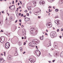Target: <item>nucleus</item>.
Here are the masks:
<instances>
[{
  "label": "nucleus",
  "mask_w": 63,
  "mask_h": 63,
  "mask_svg": "<svg viewBox=\"0 0 63 63\" xmlns=\"http://www.w3.org/2000/svg\"><path fill=\"white\" fill-rule=\"evenodd\" d=\"M50 35L51 38H54V37L56 36V34L55 32H53L51 33Z\"/></svg>",
  "instance_id": "nucleus-1"
},
{
  "label": "nucleus",
  "mask_w": 63,
  "mask_h": 63,
  "mask_svg": "<svg viewBox=\"0 0 63 63\" xmlns=\"http://www.w3.org/2000/svg\"><path fill=\"white\" fill-rule=\"evenodd\" d=\"M10 46V44L9 42H7L6 43L5 45V47L6 48H8Z\"/></svg>",
  "instance_id": "nucleus-2"
},
{
  "label": "nucleus",
  "mask_w": 63,
  "mask_h": 63,
  "mask_svg": "<svg viewBox=\"0 0 63 63\" xmlns=\"http://www.w3.org/2000/svg\"><path fill=\"white\" fill-rule=\"evenodd\" d=\"M5 40V38L4 37H1L0 38V41L1 43H3Z\"/></svg>",
  "instance_id": "nucleus-3"
},
{
  "label": "nucleus",
  "mask_w": 63,
  "mask_h": 63,
  "mask_svg": "<svg viewBox=\"0 0 63 63\" xmlns=\"http://www.w3.org/2000/svg\"><path fill=\"white\" fill-rule=\"evenodd\" d=\"M51 22H48L47 23V24H46L47 28H50V27H52V26L51 25Z\"/></svg>",
  "instance_id": "nucleus-4"
},
{
  "label": "nucleus",
  "mask_w": 63,
  "mask_h": 63,
  "mask_svg": "<svg viewBox=\"0 0 63 63\" xmlns=\"http://www.w3.org/2000/svg\"><path fill=\"white\" fill-rule=\"evenodd\" d=\"M11 10H14L15 9V6L14 5H12V6L11 5Z\"/></svg>",
  "instance_id": "nucleus-5"
},
{
  "label": "nucleus",
  "mask_w": 63,
  "mask_h": 63,
  "mask_svg": "<svg viewBox=\"0 0 63 63\" xmlns=\"http://www.w3.org/2000/svg\"><path fill=\"white\" fill-rule=\"evenodd\" d=\"M24 20L25 21H30V19L27 17H25V18H24Z\"/></svg>",
  "instance_id": "nucleus-6"
},
{
  "label": "nucleus",
  "mask_w": 63,
  "mask_h": 63,
  "mask_svg": "<svg viewBox=\"0 0 63 63\" xmlns=\"http://www.w3.org/2000/svg\"><path fill=\"white\" fill-rule=\"evenodd\" d=\"M34 28H31L30 30V32L32 34H33L32 33H33V31H34Z\"/></svg>",
  "instance_id": "nucleus-7"
},
{
  "label": "nucleus",
  "mask_w": 63,
  "mask_h": 63,
  "mask_svg": "<svg viewBox=\"0 0 63 63\" xmlns=\"http://www.w3.org/2000/svg\"><path fill=\"white\" fill-rule=\"evenodd\" d=\"M39 3L40 4H42V5H43V4H45V1H44L41 0L40 1Z\"/></svg>",
  "instance_id": "nucleus-8"
},
{
  "label": "nucleus",
  "mask_w": 63,
  "mask_h": 63,
  "mask_svg": "<svg viewBox=\"0 0 63 63\" xmlns=\"http://www.w3.org/2000/svg\"><path fill=\"white\" fill-rule=\"evenodd\" d=\"M25 31L24 32H23L22 31V33L23 36H25L26 35V31L24 30Z\"/></svg>",
  "instance_id": "nucleus-9"
},
{
  "label": "nucleus",
  "mask_w": 63,
  "mask_h": 63,
  "mask_svg": "<svg viewBox=\"0 0 63 63\" xmlns=\"http://www.w3.org/2000/svg\"><path fill=\"white\" fill-rule=\"evenodd\" d=\"M12 56H10V55H9L8 56V59H10V60H11V59H12Z\"/></svg>",
  "instance_id": "nucleus-10"
},
{
  "label": "nucleus",
  "mask_w": 63,
  "mask_h": 63,
  "mask_svg": "<svg viewBox=\"0 0 63 63\" xmlns=\"http://www.w3.org/2000/svg\"><path fill=\"white\" fill-rule=\"evenodd\" d=\"M39 53H36V54L38 56H40V55L41 54V52L40 51H39Z\"/></svg>",
  "instance_id": "nucleus-11"
},
{
  "label": "nucleus",
  "mask_w": 63,
  "mask_h": 63,
  "mask_svg": "<svg viewBox=\"0 0 63 63\" xmlns=\"http://www.w3.org/2000/svg\"><path fill=\"white\" fill-rule=\"evenodd\" d=\"M60 57H63V52H62L60 54Z\"/></svg>",
  "instance_id": "nucleus-12"
},
{
  "label": "nucleus",
  "mask_w": 63,
  "mask_h": 63,
  "mask_svg": "<svg viewBox=\"0 0 63 63\" xmlns=\"http://www.w3.org/2000/svg\"><path fill=\"white\" fill-rule=\"evenodd\" d=\"M54 47L55 48H57V47L56 46V45H55V44H54Z\"/></svg>",
  "instance_id": "nucleus-13"
},
{
  "label": "nucleus",
  "mask_w": 63,
  "mask_h": 63,
  "mask_svg": "<svg viewBox=\"0 0 63 63\" xmlns=\"http://www.w3.org/2000/svg\"><path fill=\"white\" fill-rule=\"evenodd\" d=\"M33 3L35 6L36 5V1H33Z\"/></svg>",
  "instance_id": "nucleus-14"
},
{
  "label": "nucleus",
  "mask_w": 63,
  "mask_h": 63,
  "mask_svg": "<svg viewBox=\"0 0 63 63\" xmlns=\"http://www.w3.org/2000/svg\"><path fill=\"white\" fill-rule=\"evenodd\" d=\"M29 45L30 46H31V47H34V46L32 45V44H31V42H30L29 43Z\"/></svg>",
  "instance_id": "nucleus-15"
},
{
  "label": "nucleus",
  "mask_w": 63,
  "mask_h": 63,
  "mask_svg": "<svg viewBox=\"0 0 63 63\" xmlns=\"http://www.w3.org/2000/svg\"><path fill=\"white\" fill-rule=\"evenodd\" d=\"M56 22H57V25H58V24H59V20H57V21H56Z\"/></svg>",
  "instance_id": "nucleus-16"
},
{
  "label": "nucleus",
  "mask_w": 63,
  "mask_h": 63,
  "mask_svg": "<svg viewBox=\"0 0 63 63\" xmlns=\"http://www.w3.org/2000/svg\"><path fill=\"white\" fill-rule=\"evenodd\" d=\"M29 60L30 61L31 63H32V60H33V59H31V58H30L29 59Z\"/></svg>",
  "instance_id": "nucleus-17"
},
{
  "label": "nucleus",
  "mask_w": 63,
  "mask_h": 63,
  "mask_svg": "<svg viewBox=\"0 0 63 63\" xmlns=\"http://www.w3.org/2000/svg\"><path fill=\"white\" fill-rule=\"evenodd\" d=\"M40 39L41 40H43V37L42 36H40Z\"/></svg>",
  "instance_id": "nucleus-18"
},
{
  "label": "nucleus",
  "mask_w": 63,
  "mask_h": 63,
  "mask_svg": "<svg viewBox=\"0 0 63 63\" xmlns=\"http://www.w3.org/2000/svg\"><path fill=\"white\" fill-rule=\"evenodd\" d=\"M20 51H22V47H20Z\"/></svg>",
  "instance_id": "nucleus-19"
},
{
  "label": "nucleus",
  "mask_w": 63,
  "mask_h": 63,
  "mask_svg": "<svg viewBox=\"0 0 63 63\" xmlns=\"http://www.w3.org/2000/svg\"><path fill=\"white\" fill-rule=\"evenodd\" d=\"M18 54H17V53L16 52V53L15 54V56H17V55H18Z\"/></svg>",
  "instance_id": "nucleus-20"
},
{
  "label": "nucleus",
  "mask_w": 63,
  "mask_h": 63,
  "mask_svg": "<svg viewBox=\"0 0 63 63\" xmlns=\"http://www.w3.org/2000/svg\"><path fill=\"white\" fill-rule=\"evenodd\" d=\"M35 62V61H34V60H33V59H32V63H34V62Z\"/></svg>",
  "instance_id": "nucleus-21"
},
{
  "label": "nucleus",
  "mask_w": 63,
  "mask_h": 63,
  "mask_svg": "<svg viewBox=\"0 0 63 63\" xmlns=\"http://www.w3.org/2000/svg\"><path fill=\"white\" fill-rule=\"evenodd\" d=\"M48 43H49V45H50L49 46H51V43H50V41Z\"/></svg>",
  "instance_id": "nucleus-22"
},
{
  "label": "nucleus",
  "mask_w": 63,
  "mask_h": 63,
  "mask_svg": "<svg viewBox=\"0 0 63 63\" xmlns=\"http://www.w3.org/2000/svg\"><path fill=\"white\" fill-rule=\"evenodd\" d=\"M55 11L56 12H58V11H59V10L58 9H56L55 10Z\"/></svg>",
  "instance_id": "nucleus-23"
},
{
  "label": "nucleus",
  "mask_w": 63,
  "mask_h": 63,
  "mask_svg": "<svg viewBox=\"0 0 63 63\" xmlns=\"http://www.w3.org/2000/svg\"><path fill=\"white\" fill-rule=\"evenodd\" d=\"M57 53H56L54 55V56H57Z\"/></svg>",
  "instance_id": "nucleus-24"
},
{
  "label": "nucleus",
  "mask_w": 63,
  "mask_h": 63,
  "mask_svg": "<svg viewBox=\"0 0 63 63\" xmlns=\"http://www.w3.org/2000/svg\"><path fill=\"white\" fill-rule=\"evenodd\" d=\"M36 43H37V44H36V43H35L36 45H37V44H38L39 43V42H38L36 41Z\"/></svg>",
  "instance_id": "nucleus-25"
},
{
  "label": "nucleus",
  "mask_w": 63,
  "mask_h": 63,
  "mask_svg": "<svg viewBox=\"0 0 63 63\" xmlns=\"http://www.w3.org/2000/svg\"><path fill=\"white\" fill-rule=\"evenodd\" d=\"M3 53H4V56H6V52H3Z\"/></svg>",
  "instance_id": "nucleus-26"
},
{
  "label": "nucleus",
  "mask_w": 63,
  "mask_h": 63,
  "mask_svg": "<svg viewBox=\"0 0 63 63\" xmlns=\"http://www.w3.org/2000/svg\"><path fill=\"white\" fill-rule=\"evenodd\" d=\"M26 15L27 16H29V13H27Z\"/></svg>",
  "instance_id": "nucleus-27"
},
{
  "label": "nucleus",
  "mask_w": 63,
  "mask_h": 63,
  "mask_svg": "<svg viewBox=\"0 0 63 63\" xmlns=\"http://www.w3.org/2000/svg\"><path fill=\"white\" fill-rule=\"evenodd\" d=\"M57 32H59V29H58L57 30Z\"/></svg>",
  "instance_id": "nucleus-28"
},
{
  "label": "nucleus",
  "mask_w": 63,
  "mask_h": 63,
  "mask_svg": "<svg viewBox=\"0 0 63 63\" xmlns=\"http://www.w3.org/2000/svg\"><path fill=\"white\" fill-rule=\"evenodd\" d=\"M10 19H13V17L12 16H11L10 17Z\"/></svg>",
  "instance_id": "nucleus-29"
},
{
  "label": "nucleus",
  "mask_w": 63,
  "mask_h": 63,
  "mask_svg": "<svg viewBox=\"0 0 63 63\" xmlns=\"http://www.w3.org/2000/svg\"><path fill=\"white\" fill-rule=\"evenodd\" d=\"M4 32V31L2 30H1V31H0V32Z\"/></svg>",
  "instance_id": "nucleus-30"
},
{
  "label": "nucleus",
  "mask_w": 63,
  "mask_h": 63,
  "mask_svg": "<svg viewBox=\"0 0 63 63\" xmlns=\"http://www.w3.org/2000/svg\"><path fill=\"white\" fill-rule=\"evenodd\" d=\"M25 13H27V11L26 10H25Z\"/></svg>",
  "instance_id": "nucleus-31"
},
{
  "label": "nucleus",
  "mask_w": 63,
  "mask_h": 63,
  "mask_svg": "<svg viewBox=\"0 0 63 63\" xmlns=\"http://www.w3.org/2000/svg\"><path fill=\"white\" fill-rule=\"evenodd\" d=\"M23 16V14H22L21 15V16H22V17Z\"/></svg>",
  "instance_id": "nucleus-32"
},
{
  "label": "nucleus",
  "mask_w": 63,
  "mask_h": 63,
  "mask_svg": "<svg viewBox=\"0 0 63 63\" xmlns=\"http://www.w3.org/2000/svg\"><path fill=\"white\" fill-rule=\"evenodd\" d=\"M54 61H55V60H53L52 61L53 62H54Z\"/></svg>",
  "instance_id": "nucleus-33"
},
{
  "label": "nucleus",
  "mask_w": 63,
  "mask_h": 63,
  "mask_svg": "<svg viewBox=\"0 0 63 63\" xmlns=\"http://www.w3.org/2000/svg\"><path fill=\"white\" fill-rule=\"evenodd\" d=\"M13 2H12V3L13 4H14V1H13Z\"/></svg>",
  "instance_id": "nucleus-34"
},
{
  "label": "nucleus",
  "mask_w": 63,
  "mask_h": 63,
  "mask_svg": "<svg viewBox=\"0 0 63 63\" xmlns=\"http://www.w3.org/2000/svg\"><path fill=\"white\" fill-rule=\"evenodd\" d=\"M19 22H21V20H19Z\"/></svg>",
  "instance_id": "nucleus-35"
},
{
  "label": "nucleus",
  "mask_w": 63,
  "mask_h": 63,
  "mask_svg": "<svg viewBox=\"0 0 63 63\" xmlns=\"http://www.w3.org/2000/svg\"><path fill=\"white\" fill-rule=\"evenodd\" d=\"M26 45V43L25 42L24 43V45Z\"/></svg>",
  "instance_id": "nucleus-36"
},
{
  "label": "nucleus",
  "mask_w": 63,
  "mask_h": 63,
  "mask_svg": "<svg viewBox=\"0 0 63 63\" xmlns=\"http://www.w3.org/2000/svg\"><path fill=\"white\" fill-rule=\"evenodd\" d=\"M20 3L21 5H22V3L21 2V1H20Z\"/></svg>",
  "instance_id": "nucleus-37"
},
{
  "label": "nucleus",
  "mask_w": 63,
  "mask_h": 63,
  "mask_svg": "<svg viewBox=\"0 0 63 63\" xmlns=\"http://www.w3.org/2000/svg\"><path fill=\"white\" fill-rule=\"evenodd\" d=\"M22 26V28H23V27H24V26H23V25H22V26Z\"/></svg>",
  "instance_id": "nucleus-38"
},
{
  "label": "nucleus",
  "mask_w": 63,
  "mask_h": 63,
  "mask_svg": "<svg viewBox=\"0 0 63 63\" xmlns=\"http://www.w3.org/2000/svg\"><path fill=\"white\" fill-rule=\"evenodd\" d=\"M63 29L62 28L61 29V31H63Z\"/></svg>",
  "instance_id": "nucleus-39"
},
{
  "label": "nucleus",
  "mask_w": 63,
  "mask_h": 63,
  "mask_svg": "<svg viewBox=\"0 0 63 63\" xmlns=\"http://www.w3.org/2000/svg\"><path fill=\"white\" fill-rule=\"evenodd\" d=\"M55 23H56L57 24V23H56V20H55Z\"/></svg>",
  "instance_id": "nucleus-40"
},
{
  "label": "nucleus",
  "mask_w": 63,
  "mask_h": 63,
  "mask_svg": "<svg viewBox=\"0 0 63 63\" xmlns=\"http://www.w3.org/2000/svg\"><path fill=\"white\" fill-rule=\"evenodd\" d=\"M17 20H16L15 22V23H16V22H17Z\"/></svg>",
  "instance_id": "nucleus-41"
},
{
  "label": "nucleus",
  "mask_w": 63,
  "mask_h": 63,
  "mask_svg": "<svg viewBox=\"0 0 63 63\" xmlns=\"http://www.w3.org/2000/svg\"><path fill=\"white\" fill-rule=\"evenodd\" d=\"M59 37L60 39L61 38V37H62V36H59Z\"/></svg>",
  "instance_id": "nucleus-42"
},
{
  "label": "nucleus",
  "mask_w": 63,
  "mask_h": 63,
  "mask_svg": "<svg viewBox=\"0 0 63 63\" xmlns=\"http://www.w3.org/2000/svg\"><path fill=\"white\" fill-rule=\"evenodd\" d=\"M19 4H20V3H19L18 2V6H19Z\"/></svg>",
  "instance_id": "nucleus-43"
},
{
  "label": "nucleus",
  "mask_w": 63,
  "mask_h": 63,
  "mask_svg": "<svg viewBox=\"0 0 63 63\" xmlns=\"http://www.w3.org/2000/svg\"><path fill=\"white\" fill-rule=\"evenodd\" d=\"M21 23H19V25H20V26H21Z\"/></svg>",
  "instance_id": "nucleus-44"
},
{
  "label": "nucleus",
  "mask_w": 63,
  "mask_h": 63,
  "mask_svg": "<svg viewBox=\"0 0 63 63\" xmlns=\"http://www.w3.org/2000/svg\"><path fill=\"white\" fill-rule=\"evenodd\" d=\"M21 8V7L20 6H19V7L18 8V9H20Z\"/></svg>",
  "instance_id": "nucleus-45"
},
{
  "label": "nucleus",
  "mask_w": 63,
  "mask_h": 63,
  "mask_svg": "<svg viewBox=\"0 0 63 63\" xmlns=\"http://www.w3.org/2000/svg\"><path fill=\"white\" fill-rule=\"evenodd\" d=\"M45 35H47H47H47V33H45Z\"/></svg>",
  "instance_id": "nucleus-46"
},
{
  "label": "nucleus",
  "mask_w": 63,
  "mask_h": 63,
  "mask_svg": "<svg viewBox=\"0 0 63 63\" xmlns=\"http://www.w3.org/2000/svg\"><path fill=\"white\" fill-rule=\"evenodd\" d=\"M25 53V52H23V54H24Z\"/></svg>",
  "instance_id": "nucleus-47"
},
{
  "label": "nucleus",
  "mask_w": 63,
  "mask_h": 63,
  "mask_svg": "<svg viewBox=\"0 0 63 63\" xmlns=\"http://www.w3.org/2000/svg\"><path fill=\"white\" fill-rule=\"evenodd\" d=\"M25 16H26V15H24L23 16V17H25Z\"/></svg>",
  "instance_id": "nucleus-48"
},
{
  "label": "nucleus",
  "mask_w": 63,
  "mask_h": 63,
  "mask_svg": "<svg viewBox=\"0 0 63 63\" xmlns=\"http://www.w3.org/2000/svg\"><path fill=\"white\" fill-rule=\"evenodd\" d=\"M22 39H24V37H22Z\"/></svg>",
  "instance_id": "nucleus-49"
},
{
  "label": "nucleus",
  "mask_w": 63,
  "mask_h": 63,
  "mask_svg": "<svg viewBox=\"0 0 63 63\" xmlns=\"http://www.w3.org/2000/svg\"><path fill=\"white\" fill-rule=\"evenodd\" d=\"M17 0H16V3H17Z\"/></svg>",
  "instance_id": "nucleus-50"
},
{
  "label": "nucleus",
  "mask_w": 63,
  "mask_h": 63,
  "mask_svg": "<svg viewBox=\"0 0 63 63\" xmlns=\"http://www.w3.org/2000/svg\"><path fill=\"white\" fill-rule=\"evenodd\" d=\"M6 19L5 20H7V19H7V17H6Z\"/></svg>",
  "instance_id": "nucleus-51"
},
{
  "label": "nucleus",
  "mask_w": 63,
  "mask_h": 63,
  "mask_svg": "<svg viewBox=\"0 0 63 63\" xmlns=\"http://www.w3.org/2000/svg\"><path fill=\"white\" fill-rule=\"evenodd\" d=\"M1 55H2V56H3V53H1Z\"/></svg>",
  "instance_id": "nucleus-52"
},
{
  "label": "nucleus",
  "mask_w": 63,
  "mask_h": 63,
  "mask_svg": "<svg viewBox=\"0 0 63 63\" xmlns=\"http://www.w3.org/2000/svg\"><path fill=\"white\" fill-rule=\"evenodd\" d=\"M19 46H21V43H20V44H19Z\"/></svg>",
  "instance_id": "nucleus-53"
},
{
  "label": "nucleus",
  "mask_w": 63,
  "mask_h": 63,
  "mask_svg": "<svg viewBox=\"0 0 63 63\" xmlns=\"http://www.w3.org/2000/svg\"><path fill=\"white\" fill-rule=\"evenodd\" d=\"M11 6H10H10L9 7V8L10 9H11Z\"/></svg>",
  "instance_id": "nucleus-54"
},
{
  "label": "nucleus",
  "mask_w": 63,
  "mask_h": 63,
  "mask_svg": "<svg viewBox=\"0 0 63 63\" xmlns=\"http://www.w3.org/2000/svg\"><path fill=\"white\" fill-rule=\"evenodd\" d=\"M46 32H48V30H47V29L46 30Z\"/></svg>",
  "instance_id": "nucleus-55"
},
{
  "label": "nucleus",
  "mask_w": 63,
  "mask_h": 63,
  "mask_svg": "<svg viewBox=\"0 0 63 63\" xmlns=\"http://www.w3.org/2000/svg\"><path fill=\"white\" fill-rule=\"evenodd\" d=\"M29 13H30V14H32V13L31 11H30Z\"/></svg>",
  "instance_id": "nucleus-56"
},
{
  "label": "nucleus",
  "mask_w": 63,
  "mask_h": 63,
  "mask_svg": "<svg viewBox=\"0 0 63 63\" xmlns=\"http://www.w3.org/2000/svg\"><path fill=\"white\" fill-rule=\"evenodd\" d=\"M38 17L39 18H40V17L38 16Z\"/></svg>",
  "instance_id": "nucleus-57"
},
{
  "label": "nucleus",
  "mask_w": 63,
  "mask_h": 63,
  "mask_svg": "<svg viewBox=\"0 0 63 63\" xmlns=\"http://www.w3.org/2000/svg\"><path fill=\"white\" fill-rule=\"evenodd\" d=\"M19 16H20V13H19Z\"/></svg>",
  "instance_id": "nucleus-58"
},
{
  "label": "nucleus",
  "mask_w": 63,
  "mask_h": 63,
  "mask_svg": "<svg viewBox=\"0 0 63 63\" xmlns=\"http://www.w3.org/2000/svg\"><path fill=\"white\" fill-rule=\"evenodd\" d=\"M36 13H37V12H35L34 13V14H35H35H36Z\"/></svg>",
  "instance_id": "nucleus-59"
},
{
  "label": "nucleus",
  "mask_w": 63,
  "mask_h": 63,
  "mask_svg": "<svg viewBox=\"0 0 63 63\" xmlns=\"http://www.w3.org/2000/svg\"><path fill=\"white\" fill-rule=\"evenodd\" d=\"M48 62L49 63H50V62H51V61H49Z\"/></svg>",
  "instance_id": "nucleus-60"
},
{
  "label": "nucleus",
  "mask_w": 63,
  "mask_h": 63,
  "mask_svg": "<svg viewBox=\"0 0 63 63\" xmlns=\"http://www.w3.org/2000/svg\"><path fill=\"white\" fill-rule=\"evenodd\" d=\"M54 7L53 6V9H55V8H54Z\"/></svg>",
  "instance_id": "nucleus-61"
},
{
  "label": "nucleus",
  "mask_w": 63,
  "mask_h": 63,
  "mask_svg": "<svg viewBox=\"0 0 63 63\" xmlns=\"http://www.w3.org/2000/svg\"><path fill=\"white\" fill-rule=\"evenodd\" d=\"M35 53H36V52H37V51L36 50V51H35Z\"/></svg>",
  "instance_id": "nucleus-62"
},
{
  "label": "nucleus",
  "mask_w": 63,
  "mask_h": 63,
  "mask_svg": "<svg viewBox=\"0 0 63 63\" xmlns=\"http://www.w3.org/2000/svg\"><path fill=\"white\" fill-rule=\"evenodd\" d=\"M32 42H34V40H32Z\"/></svg>",
  "instance_id": "nucleus-63"
},
{
  "label": "nucleus",
  "mask_w": 63,
  "mask_h": 63,
  "mask_svg": "<svg viewBox=\"0 0 63 63\" xmlns=\"http://www.w3.org/2000/svg\"><path fill=\"white\" fill-rule=\"evenodd\" d=\"M51 10H49L48 12H51Z\"/></svg>",
  "instance_id": "nucleus-64"
}]
</instances>
